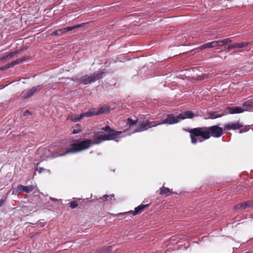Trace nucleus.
<instances>
[{"mask_svg":"<svg viewBox=\"0 0 253 253\" xmlns=\"http://www.w3.org/2000/svg\"><path fill=\"white\" fill-rule=\"evenodd\" d=\"M102 130L106 132L105 134H101L94 138L93 141L91 139H77L74 141L70 147L66 149L64 153L57 155V156H63L68 154H75L87 149L93 144H98L106 141L113 140L122 133L121 131H115L108 126L102 128Z\"/></svg>","mask_w":253,"mask_h":253,"instance_id":"nucleus-1","label":"nucleus"},{"mask_svg":"<svg viewBox=\"0 0 253 253\" xmlns=\"http://www.w3.org/2000/svg\"><path fill=\"white\" fill-rule=\"evenodd\" d=\"M167 119L163 121L161 123H157L155 121H146L143 122L140 124L139 126L135 129L133 133L137 132H141L147 130L148 128H151L153 126H156L162 124H169L171 125L180 122L179 115L175 116L173 114H168L167 115Z\"/></svg>","mask_w":253,"mask_h":253,"instance_id":"nucleus-2","label":"nucleus"},{"mask_svg":"<svg viewBox=\"0 0 253 253\" xmlns=\"http://www.w3.org/2000/svg\"><path fill=\"white\" fill-rule=\"evenodd\" d=\"M189 132L190 133L191 143L194 144L210 138L209 127H196L191 129Z\"/></svg>","mask_w":253,"mask_h":253,"instance_id":"nucleus-3","label":"nucleus"},{"mask_svg":"<svg viewBox=\"0 0 253 253\" xmlns=\"http://www.w3.org/2000/svg\"><path fill=\"white\" fill-rule=\"evenodd\" d=\"M104 74L103 70H99L95 72L93 74L86 75L82 77V84H87L93 83L102 78Z\"/></svg>","mask_w":253,"mask_h":253,"instance_id":"nucleus-4","label":"nucleus"},{"mask_svg":"<svg viewBox=\"0 0 253 253\" xmlns=\"http://www.w3.org/2000/svg\"><path fill=\"white\" fill-rule=\"evenodd\" d=\"M110 108L107 106H103L98 108H92L88 111L89 116L91 117L95 115H99L102 114L106 113L109 112Z\"/></svg>","mask_w":253,"mask_h":253,"instance_id":"nucleus-5","label":"nucleus"},{"mask_svg":"<svg viewBox=\"0 0 253 253\" xmlns=\"http://www.w3.org/2000/svg\"><path fill=\"white\" fill-rule=\"evenodd\" d=\"M210 137L219 138L223 134V129L218 126H212L209 127Z\"/></svg>","mask_w":253,"mask_h":253,"instance_id":"nucleus-6","label":"nucleus"},{"mask_svg":"<svg viewBox=\"0 0 253 253\" xmlns=\"http://www.w3.org/2000/svg\"><path fill=\"white\" fill-rule=\"evenodd\" d=\"M37 158L40 157L41 161L45 160L47 158L51 156L49 149L45 147L39 148L36 154Z\"/></svg>","mask_w":253,"mask_h":253,"instance_id":"nucleus-7","label":"nucleus"},{"mask_svg":"<svg viewBox=\"0 0 253 253\" xmlns=\"http://www.w3.org/2000/svg\"><path fill=\"white\" fill-rule=\"evenodd\" d=\"M89 117L88 111L80 115L71 114L68 116L67 119L74 122H77L81 120L83 117Z\"/></svg>","mask_w":253,"mask_h":253,"instance_id":"nucleus-8","label":"nucleus"},{"mask_svg":"<svg viewBox=\"0 0 253 253\" xmlns=\"http://www.w3.org/2000/svg\"><path fill=\"white\" fill-rule=\"evenodd\" d=\"M42 87V85H39L36 86L32 87L31 89L27 91L26 94L23 96L22 98L23 99H26L31 97L35 93L40 91Z\"/></svg>","mask_w":253,"mask_h":253,"instance_id":"nucleus-9","label":"nucleus"},{"mask_svg":"<svg viewBox=\"0 0 253 253\" xmlns=\"http://www.w3.org/2000/svg\"><path fill=\"white\" fill-rule=\"evenodd\" d=\"M178 115L180 121L186 119H191L195 116V114L191 111L182 112Z\"/></svg>","mask_w":253,"mask_h":253,"instance_id":"nucleus-10","label":"nucleus"},{"mask_svg":"<svg viewBox=\"0 0 253 253\" xmlns=\"http://www.w3.org/2000/svg\"><path fill=\"white\" fill-rule=\"evenodd\" d=\"M243 126V125L240 124L239 122L238 123H233L231 124H226L224 126V129L225 130H230V129H237L241 128Z\"/></svg>","mask_w":253,"mask_h":253,"instance_id":"nucleus-11","label":"nucleus"},{"mask_svg":"<svg viewBox=\"0 0 253 253\" xmlns=\"http://www.w3.org/2000/svg\"><path fill=\"white\" fill-rule=\"evenodd\" d=\"M253 205V202L252 201H247L244 202V203L239 204L236 205L234 207V209L235 210H244L248 207H251Z\"/></svg>","mask_w":253,"mask_h":253,"instance_id":"nucleus-12","label":"nucleus"},{"mask_svg":"<svg viewBox=\"0 0 253 253\" xmlns=\"http://www.w3.org/2000/svg\"><path fill=\"white\" fill-rule=\"evenodd\" d=\"M148 206H149L148 204L140 205L134 209V211H128V213H132L133 215L139 214L141 212H142L143 211V210Z\"/></svg>","mask_w":253,"mask_h":253,"instance_id":"nucleus-13","label":"nucleus"},{"mask_svg":"<svg viewBox=\"0 0 253 253\" xmlns=\"http://www.w3.org/2000/svg\"><path fill=\"white\" fill-rule=\"evenodd\" d=\"M20 52H21L20 50H17L16 51L11 52L9 53H8L7 55L3 56V57L0 58V61L5 62L7 60L11 59L15 55H16L17 54H19Z\"/></svg>","mask_w":253,"mask_h":253,"instance_id":"nucleus-14","label":"nucleus"},{"mask_svg":"<svg viewBox=\"0 0 253 253\" xmlns=\"http://www.w3.org/2000/svg\"><path fill=\"white\" fill-rule=\"evenodd\" d=\"M243 109L245 111H253V101L249 100L245 102L243 104Z\"/></svg>","mask_w":253,"mask_h":253,"instance_id":"nucleus-15","label":"nucleus"},{"mask_svg":"<svg viewBox=\"0 0 253 253\" xmlns=\"http://www.w3.org/2000/svg\"><path fill=\"white\" fill-rule=\"evenodd\" d=\"M229 113L231 114L241 113L244 112L243 108L238 106H233L232 107H228Z\"/></svg>","mask_w":253,"mask_h":253,"instance_id":"nucleus-16","label":"nucleus"},{"mask_svg":"<svg viewBox=\"0 0 253 253\" xmlns=\"http://www.w3.org/2000/svg\"><path fill=\"white\" fill-rule=\"evenodd\" d=\"M209 119H215L221 117L224 115V113H220L219 112H210L208 114Z\"/></svg>","mask_w":253,"mask_h":253,"instance_id":"nucleus-17","label":"nucleus"},{"mask_svg":"<svg viewBox=\"0 0 253 253\" xmlns=\"http://www.w3.org/2000/svg\"><path fill=\"white\" fill-rule=\"evenodd\" d=\"M20 187L21 191H23V192L26 193H29L33 191L34 189V187L33 185H30L28 186H23L22 185H20Z\"/></svg>","mask_w":253,"mask_h":253,"instance_id":"nucleus-18","label":"nucleus"},{"mask_svg":"<svg viewBox=\"0 0 253 253\" xmlns=\"http://www.w3.org/2000/svg\"><path fill=\"white\" fill-rule=\"evenodd\" d=\"M219 46H222L223 45L227 44L232 42V40L229 38H226L223 40L218 41Z\"/></svg>","mask_w":253,"mask_h":253,"instance_id":"nucleus-19","label":"nucleus"},{"mask_svg":"<svg viewBox=\"0 0 253 253\" xmlns=\"http://www.w3.org/2000/svg\"><path fill=\"white\" fill-rule=\"evenodd\" d=\"M170 191V190L169 188L163 186V188H161V194L163 195L168 196Z\"/></svg>","mask_w":253,"mask_h":253,"instance_id":"nucleus-20","label":"nucleus"},{"mask_svg":"<svg viewBox=\"0 0 253 253\" xmlns=\"http://www.w3.org/2000/svg\"><path fill=\"white\" fill-rule=\"evenodd\" d=\"M63 34H64L63 31H62V29H59L56 31L53 32L51 34V36H61Z\"/></svg>","mask_w":253,"mask_h":253,"instance_id":"nucleus-21","label":"nucleus"},{"mask_svg":"<svg viewBox=\"0 0 253 253\" xmlns=\"http://www.w3.org/2000/svg\"><path fill=\"white\" fill-rule=\"evenodd\" d=\"M137 122V120H132L130 118H128L126 120V123L129 125V126H132L134 125H135L136 124Z\"/></svg>","mask_w":253,"mask_h":253,"instance_id":"nucleus-22","label":"nucleus"},{"mask_svg":"<svg viewBox=\"0 0 253 253\" xmlns=\"http://www.w3.org/2000/svg\"><path fill=\"white\" fill-rule=\"evenodd\" d=\"M249 44V43L248 42H239L237 43V48H243L247 47Z\"/></svg>","mask_w":253,"mask_h":253,"instance_id":"nucleus-23","label":"nucleus"},{"mask_svg":"<svg viewBox=\"0 0 253 253\" xmlns=\"http://www.w3.org/2000/svg\"><path fill=\"white\" fill-rule=\"evenodd\" d=\"M114 197V194L110 195L109 196L108 195H104L103 196L100 197L99 198V199L101 200L102 201H107V200H108V198H109L110 199H111Z\"/></svg>","mask_w":253,"mask_h":253,"instance_id":"nucleus-24","label":"nucleus"},{"mask_svg":"<svg viewBox=\"0 0 253 253\" xmlns=\"http://www.w3.org/2000/svg\"><path fill=\"white\" fill-rule=\"evenodd\" d=\"M75 26H71V27H67L64 28H62V31H63L64 33H65L69 31H71L74 29H75Z\"/></svg>","mask_w":253,"mask_h":253,"instance_id":"nucleus-25","label":"nucleus"},{"mask_svg":"<svg viewBox=\"0 0 253 253\" xmlns=\"http://www.w3.org/2000/svg\"><path fill=\"white\" fill-rule=\"evenodd\" d=\"M209 43H210L211 48L219 46L218 41H213L211 42H210Z\"/></svg>","mask_w":253,"mask_h":253,"instance_id":"nucleus-26","label":"nucleus"},{"mask_svg":"<svg viewBox=\"0 0 253 253\" xmlns=\"http://www.w3.org/2000/svg\"><path fill=\"white\" fill-rule=\"evenodd\" d=\"M211 48L209 42L203 44L198 47L200 50H203L205 48Z\"/></svg>","mask_w":253,"mask_h":253,"instance_id":"nucleus-27","label":"nucleus"},{"mask_svg":"<svg viewBox=\"0 0 253 253\" xmlns=\"http://www.w3.org/2000/svg\"><path fill=\"white\" fill-rule=\"evenodd\" d=\"M20 191H21L20 185H18L16 188H14L13 190L12 194L14 195L18 194Z\"/></svg>","mask_w":253,"mask_h":253,"instance_id":"nucleus-28","label":"nucleus"},{"mask_svg":"<svg viewBox=\"0 0 253 253\" xmlns=\"http://www.w3.org/2000/svg\"><path fill=\"white\" fill-rule=\"evenodd\" d=\"M250 129V127L249 126H246L240 129L239 132V133H242L244 132H246L248 131Z\"/></svg>","mask_w":253,"mask_h":253,"instance_id":"nucleus-29","label":"nucleus"},{"mask_svg":"<svg viewBox=\"0 0 253 253\" xmlns=\"http://www.w3.org/2000/svg\"><path fill=\"white\" fill-rule=\"evenodd\" d=\"M70 80L75 82L79 83V84H82V78H78L75 77H73L72 78H71Z\"/></svg>","mask_w":253,"mask_h":253,"instance_id":"nucleus-30","label":"nucleus"},{"mask_svg":"<svg viewBox=\"0 0 253 253\" xmlns=\"http://www.w3.org/2000/svg\"><path fill=\"white\" fill-rule=\"evenodd\" d=\"M78 206V204L76 202L73 201L70 203V207L72 209H74Z\"/></svg>","mask_w":253,"mask_h":253,"instance_id":"nucleus-31","label":"nucleus"},{"mask_svg":"<svg viewBox=\"0 0 253 253\" xmlns=\"http://www.w3.org/2000/svg\"><path fill=\"white\" fill-rule=\"evenodd\" d=\"M237 43H235V44H231L230 45H229L228 46V49H234V48H237Z\"/></svg>","mask_w":253,"mask_h":253,"instance_id":"nucleus-32","label":"nucleus"},{"mask_svg":"<svg viewBox=\"0 0 253 253\" xmlns=\"http://www.w3.org/2000/svg\"><path fill=\"white\" fill-rule=\"evenodd\" d=\"M82 129L80 127L78 128L77 129H75L73 131V134H77L81 132Z\"/></svg>","mask_w":253,"mask_h":253,"instance_id":"nucleus-33","label":"nucleus"},{"mask_svg":"<svg viewBox=\"0 0 253 253\" xmlns=\"http://www.w3.org/2000/svg\"><path fill=\"white\" fill-rule=\"evenodd\" d=\"M206 78L205 75H203L202 76H199L197 77V80L198 81H201L204 79Z\"/></svg>","mask_w":253,"mask_h":253,"instance_id":"nucleus-34","label":"nucleus"},{"mask_svg":"<svg viewBox=\"0 0 253 253\" xmlns=\"http://www.w3.org/2000/svg\"><path fill=\"white\" fill-rule=\"evenodd\" d=\"M12 62L13 66L18 64H20L21 63L19 59H17L15 61H12Z\"/></svg>","mask_w":253,"mask_h":253,"instance_id":"nucleus-35","label":"nucleus"},{"mask_svg":"<svg viewBox=\"0 0 253 253\" xmlns=\"http://www.w3.org/2000/svg\"><path fill=\"white\" fill-rule=\"evenodd\" d=\"M85 24L84 23H81V24L75 25V28L76 29L77 28L84 27L85 26Z\"/></svg>","mask_w":253,"mask_h":253,"instance_id":"nucleus-36","label":"nucleus"},{"mask_svg":"<svg viewBox=\"0 0 253 253\" xmlns=\"http://www.w3.org/2000/svg\"><path fill=\"white\" fill-rule=\"evenodd\" d=\"M28 58H29L28 56H23L21 58H20L19 60H20V62L21 63L22 62H23L25 60H26Z\"/></svg>","mask_w":253,"mask_h":253,"instance_id":"nucleus-37","label":"nucleus"},{"mask_svg":"<svg viewBox=\"0 0 253 253\" xmlns=\"http://www.w3.org/2000/svg\"><path fill=\"white\" fill-rule=\"evenodd\" d=\"M8 69V68H7V65H4V66H2V67H1L0 68V70L1 71H4V70H6V69Z\"/></svg>","mask_w":253,"mask_h":253,"instance_id":"nucleus-38","label":"nucleus"},{"mask_svg":"<svg viewBox=\"0 0 253 253\" xmlns=\"http://www.w3.org/2000/svg\"><path fill=\"white\" fill-rule=\"evenodd\" d=\"M36 170H39V172L41 173L42 171H44L45 169L42 168H40L39 169H38V168L37 167Z\"/></svg>","mask_w":253,"mask_h":253,"instance_id":"nucleus-39","label":"nucleus"},{"mask_svg":"<svg viewBox=\"0 0 253 253\" xmlns=\"http://www.w3.org/2000/svg\"><path fill=\"white\" fill-rule=\"evenodd\" d=\"M6 65H7L8 69L14 66L12 62L7 64Z\"/></svg>","mask_w":253,"mask_h":253,"instance_id":"nucleus-40","label":"nucleus"},{"mask_svg":"<svg viewBox=\"0 0 253 253\" xmlns=\"http://www.w3.org/2000/svg\"><path fill=\"white\" fill-rule=\"evenodd\" d=\"M28 114H31V113L29 111V110H26L24 112V116H27Z\"/></svg>","mask_w":253,"mask_h":253,"instance_id":"nucleus-41","label":"nucleus"},{"mask_svg":"<svg viewBox=\"0 0 253 253\" xmlns=\"http://www.w3.org/2000/svg\"><path fill=\"white\" fill-rule=\"evenodd\" d=\"M3 202H4L3 200H2V199L0 200V207L2 206Z\"/></svg>","mask_w":253,"mask_h":253,"instance_id":"nucleus-42","label":"nucleus"},{"mask_svg":"<svg viewBox=\"0 0 253 253\" xmlns=\"http://www.w3.org/2000/svg\"><path fill=\"white\" fill-rule=\"evenodd\" d=\"M126 131H127V130H125V131H124V132H124V133H125V134L123 135L122 136V137L126 136L127 134L126 133Z\"/></svg>","mask_w":253,"mask_h":253,"instance_id":"nucleus-43","label":"nucleus"},{"mask_svg":"<svg viewBox=\"0 0 253 253\" xmlns=\"http://www.w3.org/2000/svg\"><path fill=\"white\" fill-rule=\"evenodd\" d=\"M50 199L51 200H52V201H56V199H54V198H51V197H50Z\"/></svg>","mask_w":253,"mask_h":253,"instance_id":"nucleus-44","label":"nucleus"},{"mask_svg":"<svg viewBox=\"0 0 253 253\" xmlns=\"http://www.w3.org/2000/svg\"><path fill=\"white\" fill-rule=\"evenodd\" d=\"M39 163V162H38L37 163H36L37 165H38Z\"/></svg>","mask_w":253,"mask_h":253,"instance_id":"nucleus-45","label":"nucleus"}]
</instances>
